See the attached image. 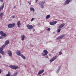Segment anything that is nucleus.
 Returning a JSON list of instances; mask_svg holds the SVG:
<instances>
[{
	"label": "nucleus",
	"instance_id": "1",
	"mask_svg": "<svg viewBox=\"0 0 76 76\" xmlns=\"http://www.w3.org/2000/svg\"><path fill=\"white\" fill-rule=\"evenodd\" d=\"M17 55L19 56H21L23 59H26V58L25 56H23V55L20 53V50H17L16 52Z\"/></svg>",
	"mask_w": 76,
	"mask_h": 76
},
{
	"label": "nucleus",
	"instance_id": "2",
	"mask_svg": "<svg viewBox=\"0 0 76 76\" xmlns=\"http://www.w3.org/2000/svg\"><path fill=\"white\" fill-rule=\"evenodd\" d=\"M0 34L2 36H1L0 37V39H3V38H4L3 36L4 37H6V34L4 33L2 31H0Z\"/></svg>",
	"mask_w": 76,
	"mask_h": 76
},
{
	"label": "nucleus",
	"instance_id": "3",
	"mask_svg": "<svg viewBox=\"0 0 76 76\" xmlns=\"http://www.w3.org/2000/svg\"><path fill=\"white\" fill-rule=\"evenodd\" d=\"M15 26V23H13L12 24H9L8 25V28H14Z\"/></svg>",
	"mask_w": 76,
	"mask_h": 76
},
{
	"label": "nucleus",
	"instance_id": "4",
	"mask_svg": "<svg viewBox=\"0 0 76 76\" xmlns=\"http://www.w3.org/2000/svg\"><path fill=\"white\" fill-rule=\"evenodd\" d=\"M43 52L44 53V54H42V56H47V55L48 54V52L46 50H44V51H43Z\"/></svg>",
	"mask_w": 76,
	"mask_h": 76
},
{
	"label": "nucleus",
	"instance_id": "5",
	"mask_svg": "<svg viewBox=\"0 0 76 76\" xmlns=\"http://www.w3.org/2000/svg\"><path fill=\"white\" fill-rule=\"evenodd\" d=\"M9 67L11 69H18V66L14 65L10 66Z\"/></svg>",
	"mask_w": 76,
	"mask_h": 76
},
{
	"label": "nucleus",
	"instance_id": "6",
	"mask_svg": "<svg viewBox=\"0 0 76 76\" xmlns=\"http://www.w3.org/2000/svg\"><path fill=\"white\" fill-rule=\"evenodd\" d=\"M72 1V0H66L64 3V5H66V4H69L70 2Z\"/></svg>",
	"mask_w": 76,
	"mask_h": 76
},
{
	"label": "nucleus",
	"instance_id": "7",
	"mask_svg": "<svg viewBox=\"0 0 76 76\" xmlns=\"http://www.w3.org/2000/svg\"><path fill=\"white\" fill-rule=\"evenodd\" d=\"M27 26L29 29H32L34 28V26H33L30 25L29 24H28L27 25Z\"/></svg>",
	"mask_w": 76,
	"mask_h": 76
},
{
	"label": "nucleus",
	"instance_id": "8",
	"mask_svg": "<svg viewBox=\"0 0 76 76\" xmlns=\"http://www.w3.org/2000/svg\"><path fill=\"white\" fill-rule=\"evenodd\" d=\"M57 57H58V56H56L53 57V58L50 60V61H54Z\"/></svg>",
	"mask_w": 76,
	"mask_h": 76
},
{
	"label": "nucleus",
	"instance_id": "9",
	"mask_svg": "<svg viewBox=\"0 0 76 76\" xmlns=\"http://www.w3.org/2000/svg\"><path fill=\"white\" fill-rule=\"evenodd\" d=\"M57 23V21H53L52 22H50V24L51 25H55V24H56V23Z\"/></svg>",
	"mask_w": 76,
	"mask_h": 76
},
{
	"label": "nucleus",
	"instance_id": "10",
	"mask_svg": "<svg viewBox=\"0 0 76 76\" xmlns=\"http://www.w3.org/2000/svg\"><path fill=\"white\" fill-rule=\"evenodd\" d=\"M44 72V69L40 70L39 71V73L37 74V75H41V74H42V73Z\"/></svg>",
	"mask_w": 76,
	"mask_h": 76
},
{
	"label": "nucleus",
	"instance_id": "11",
	"mask_svg": "<svg viewBox=\"0 0 76 76\" xmlns=\"http://www.w3.org/2000/svg\"><path fill=\"white\" fill-rule=\"evenodd\" d=\"M0 53L2 55H4V52L3 51V49L0 48Z\"/></svg>",
	"mask_w": 76,
	"mask_h": 76
},
{
	"label": "nucleus",
	"instance_id": "12",
	"mask_svg": "<svg viewBox=\"0 0 76 76\" xmlns=\"http://www.w3.org/2000/svg\"><path fill=\"white\" fill-rule=\"evenodd\" d=\"M4 2L3 4L0 7V12H1V10H2L4 8Z\"/></svg>",
	"mask_w": 76,
	"mask_h": 76
},
{
	"label": "nucleus",
	"instance_id": "13",
	"mask_svg": "<svg viewBox=\"0 0 76 76\" xmlns=\"http://www.w3.org/2000/svg\"><path fill=\"white\" fill-rule=\"evenodd\" d=\"M65 26V24L64 23L60 25L59 26V28H62L63 27H64V26Z\"/></svg>",
	"mask_w": 76,
	"mask_h": 76
},
{
	"label": "nucleus",
	"instance_id": "14",
	"mask_svg": "<svg viewBox=\"0 0 76 76\" xmlns=\"http://www.w3.org/2000/svg\"><path fill=\"white\" fill-rule=\"evenodd\" d=\"M64 36H65V34H63L61 36H59L56 39H62V38H63Z\"/></svg>",
	"mask_w": 76,
	"mask_h": 76
},
{
	"label": "nucleus",
	"instance_id": "15",
	"mask_svg": "<svg viewBox=\"0 0 76 76\" xmlns=\"http://www.w3.org/2000/svg\"><path fill=\"white\" fill-rule=\"evenodd\" d=\"M7 53L9 54V55L10 56H12V52L10 50H9L7 51Z\"/></svg>",
	"mask_w": 76,
	"mask_h": 76
},
{
	"label": "nucleus",
	"instance_id": "16",
	"mask_svg": "<svg viewBox=\"0 0 76 76\" xmlns=\"http://www.w3.org/2000/svg\"><path fill=\"white\" fill-rule=\"evenodd\" d=\"M45 3V2H43V1H42L41 4V7L42 8H44V3Z\"/></svg>",
	"mask_w": 76,
	"mask_h": 76
},
{
	"label": "nucleus",
	"instance_id": "17",
	"mask_svg": "<svg viewBox=\"0 0 76 76\" xmlns=\"http://www.w3.org/2000/svg\"><path fill=\"white\" fill-rule=\"evenodd\" d=\"M17 26L18 28L20 27V21H18L17 23Z\"/></svg>",
	"mask_w": 76,
	"mask_h": 76
},
{
	"label": "nucleus",
	"instance_id": "18",
	"mask_svg": "<svg viewBox=\"0 0 76 76\" xmlns=\"http://www.w3.org/2000/svg\"><path fill=\"white\" fill-rule=\"evenodd\" d=\"M21 40L22 41H23L24 40V39H25V36L24 35H23L21 36Z\"/></svg>",
	"mask_w": 76,
	"mask_h": 76
},
{
	"label": "nucleus",
	"instance_id": "19",
	"mask_svg": "<svg viewBox=\"0 0 76 76\" xmlns=\"http://www.w3.org/2000/svg\"><path fill=\"white\" fill-rule=\"evenodd\" d=\"M4 14V12H2L0 14V16H1V19H2V18L3 17V15Z\"/></svg>",
	"mask_w": 76,
	"mask_h": 76
},
{
	"label": "nucleus",
	"instance_id": "20",
	"mask_svg": "<svg viewBox=\"0 0 76 76\" xmlns=\"http://www.w3.org/2000/svg\"><path fill=\"white\" fill-rule=\"evenodd\" d=\"M30 9L31 11H33V12H35V9H34V8L30 7Z\"/></svg>",
	"mask_w": 76,
	"mask_h": 76
},
{
	"label": "nucleus",
	"instance_id": "21",
	"mask_svg": "<svg viewBox=\"0 0 76 76\" xmlns=\"http://www.w3.org/2000/svg\"><path fill=\"white\" fill-rule=\"evenodd\" d=\"M9 42L8 40H7L5 41V45H7V44H9Z\"/></svg>",
	"mask_w": 76,
	"mask_h": 76
},
{
	"label": "nucleus",
	"instance_id": "22",
	"mask_svg": "<svg viewBox=\"0 0 76 76\" xmlns=\"http://www.w3.org/2000/svg\"><path fill=\"white\" fill-rule=\"evenodd\" d=\"M17 75H18V72H15V73H14L13 74V75L14 76H17Z\"/></svg>",
	"mask_w": 76,
	"mask_h": 76
},
{
	"label": "nucleus",
	"instance_id": "23",
	"mask_svg": "<svg viewBox=\"0 0 76 76\" xmlns=\"http://www.w3.org/2000/svg\"><path fill=\"white\" fill-rule=\"evenodd\" d=\"M50 18V15H47L46 16V19H49Z\"/></svg>",
	"mask_w": 76,
	"mask_h": 76
},
{
	"label": "nucleus",
	"instance_id": "24",
	"mask_svg": "<svg viewBox=\"0 0 76 76\" xmlns=\"http://www.w3.org/2000/svg\"><path fill=\"white\" fill-rule=\"evenodd\" d=\"M11 74L10 72H8V74L6 75V76H10Z\"/></svg>",
	"mask_w": 76,
	"mask_h": 76
},
{
	"label": "nucleus",
	"instance_id": "25",
	"mask_svg": "<svg viewBox=\"0 0 76 76\" xmlns=\"http://www.w3.org/2000/svg\"><path fill=\"white\" fill-rule=\"evenodd\" d=\"M60 31H61V29L59 28L58 30V33H59V32H60Z\"/></svg>",
	"mask_w": 76,
	"mask_h": 76
},
{
	"label": "nucleus",
	"instance_id": "26",
	"mask_svg": "<svg viewBox=\"0 0 76 76\" xmlns=\"http://www.w3.org/2000/svg\"><path fill=\"white\" fill-rule=\"evenodd\" d=\"M5 46H6V45H3L1 47L2 49H3V48H4V47H5Z\"/></svg>",
	"mask_w": 76,
	"mask_h": 76
},
{
	"label": "nucleus",
	"instance_id": "27",
	"mask_svg": "<svg viewBox=\"0 0 76 76\" xmlns=\"http://www.w3.org/2000/svg\"><path fill=\"white\" fill-rule=\"evenodd\" d=\"M62 54V53L61 52H60L59 53V55H61V54Z\"/></svg>",
	"mask_w": 76,
	"mask_h": 76
},
{
	"label": "nucleus",
	"instance_id": "28",
	"mask_svg": "<svg viewBox=\"0 0 76 76\" xmlns=\"http://www.w3.org/2000/svg\"><path fill=\"white\" fill-rule=\"evenodd\" d=\"M34 19H35L34 18H32V19L31 20V22H32V21H33L34 20Z\"/></svg>",
	"mask_w": 76,
	"mask_h": 76
},
{
	"label": "nucleus",
	"instance_id": "29",
	"mask_svg": "<svg viewBox=\"0 0 76 76\" xmlns=\"http://www.w3.org/2000/svg\"><path fill=\"white\" fill-rule=\"evenodd\" d=\"M47 31H50V28H49L47 29Z\"/></svg>",
	"mask_w": 76,
	"mask_h": 76
},
{
	"label": "nucleus",
	"instance_id": "30",
	"mask_svg": "<svg viewBox=\"0 0 76 76\" xmlns=\"http://www.w3.org/2000/svg\"><path fill=\"white\" fill-rule=\"evenodd\" d=\"M12 18H15V16H14V15L12 16Z\"/></svg>",
	"mask_w": 76,
	"mask_h": 76
},
{
	"label": "nucleus",
	"instance_id": "31",
	"mask_svg": "<svg viewBox=\"0 0 76 76\" xmlns=\"http://www.w3.org/2000/svg\"><path fill=\"white\" fill-rule=\"evenodd\" d=\"M0 1L1 2H3V0H0Z\"/></svg>",
	"mask_w": 76,
	"mask_h": 76
},
{
	"label": "nucleus",
	"instance_id": "32",
	"mask_svg": "<svg viewBox=\"0 0 76 76\" xmlns=\"http://www.w3.org/2000/svg\"><path fill=\"white\" fill-rule=\"evenodd\" d=\"M45 58H48V56H46L45 57Z\"/></svg>",
	"mask_w": 76,
	"mask_h": 76
},
{
	"label": "nucleus",
	"instance_id": "33",
	"mask_svg": "<svg viewBox=\"0 0 76 76\" xmlns=\"http://www.w3.org/2000/svg\"><path fill=\"white\" fill-rule=\"evenodd\" d=\"M38 0H36V3L38 2Z\"/></svg>",
	"mask_w": 76,
	"mask_h": 76
},
{
	"label": "nucleus",
	"instance_id": "34",
	"mask_svg": "<svg viewBox=\"0 0 76 76\" xmlns=\"http://www.w3.org/2000/svg\"><path fill=\"white\" fill-rule=\"evenodd\" d=\"M60 70V68H59L58 70V71H59V70Z\"/></svg>",
	"mask_w": 76,
	"mask_h": 76
},
{
	"label": "nucleus",
	"instance_id": "35",
	"mask_svg": "<svg viewBox=\"0 0 76 76\" xmlns=\"http://www.w3.org/2000/svg\"><path fill=\"white\" fill-rule=\"evenodd\" d=\"M1 73V69H0V73Z\"/></svg>",
	"mask_w": 76,
	"mask_h": 76
},
{
	"label": "nucleus",
	"instance_id": "36",
	"mask_svg": "<svg viewBox=\"0 0 76 76\" xmlns=\"http://www.w3.org/2000/svg\"><path fill=\"white\" fill-rule=\"evenodd\" d=\"M31 3H29V4L30 5H31Z\"/></svg>",
	"mask_w": 76,
	"mask_h": 76
},
{
	"label": "nucleus",
	"instance_id": "37",
	"mask_svg": "<svg viewBox=\"0 0 76 76\" xmlns=\"http://www.w3.org/2000/svg\"><path fill=\"white\" fill-rule=\"evenodd\" d=\"M0 58H1V56L0 55Z\"/></svg>",
	"mask_w": 76,
	"mask_h": 76
},
{
	"label": "nucleus",
	"instance_id": "38",
	"mask_svg": "<svg viewBox=\"0 0 76 76\" xmlns=\"http://www.w3.org/2000/svg\"><path fill=\"white\" fill-rule=\"evenodd\" d=\"M16 8V7H14V8Z\"/></svg>",
	"mask_w": 76,
	"mask_h": 76
},
{
	"label": "nucleus",
	"instance_id": "39",
	"mask_svg": "<svg viewBox=\"0 0 76 76\" xmlns=\"http://www.w3.org/2000/svg\"><path fill=\"white\" fill-rule=\"evenodd\" d=\"M39 76H42L41 75H39Z\"/></svg>",
	"mask_w": 76,
	"mask_h": 76
}]
</instances>
